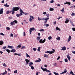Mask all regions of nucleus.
Returning <instances> with one entry per match:
<instances>
[{
    "label": "nucleus",
    "instance_id": "1",
    "mask_svg": "<svg viewBox=\"0 0 75 75\" xmlns=\"http://www.w3.org/2000/svg\"><path fill=\"white\" fill-rule=\"evenodd\" d=\"M19 8L18 7H13L12 8V11H11L12 14H14V11H18L19 10Z\"/></svg>",
    "mask_w": 75,
    "mask_h": 75
},
{
    "label": "nucleus",
    "instance_id": "2",
    "mask_svg": "<svg viewBox=\"0 0 75 75\" xmlns=\"http://www.w3.org/2000/svg\"><path fill=\"white\" fill-rule=\"evenodd\" d=\"M52 50L53 51H47L46 52H45V53H47V54H48V53H49V54H53V53H54L55 52V49H52Z\"/></svg>",
    "mask_w": 75,
    "mask_h": 75
},
{
    "label": "nucleus",
    "instance_id": "3",
    "mask_svg": "<svg viewBox=\"0 0 75 75\" xmlns=\"http://www.w3.org/2000/svg\"><path fill=\"white\" fill-rule=\"evenodd\" d=\"M36 31V29H35V28H30V29L29 31H30V34H31V33H32V31Z\"/></svg>",
    "mask_w": 75,
    "mask_h": 75
},
{
    "label": "nucleus",
    "instance_id": "4",
    "mask_svg": "<svg viewBox=\"0 0 75 75\" xmlns=\"http://www.w3.org/2000/svg\"><path fill=\"white\" fill-rule=\"evenodd\" d=\"M46 41V39H44L43 40L41 39L39 41V42L41 44H42V43H44V42H45Z\"/></svg>",
    "mask_w": 75,
    "mask_h": 75
},
{
    "label": "nucleus",
    "instance_id": "5",
    "mask_svg": "<svg viewBox=\"0 0 75 75\" xmlns=\"http://www.w3.org/2000/svg\"><path fill=\"white\" fill-rule=\"evenodd\" d=\"M41 68L43 71H45L46 72H51V71L48 70L46 68L44 69L42 67H41Z\"/></svg>",
    "mask_w": 75,
    "mask_h": 75
},
{
    "label": "nucleus",
    "instance_id": "6",
    "mask_svg": "<svg viewBox=\"0 0 75 75\" xmlns=\"http://www.w3.org/2000/svg\"><path fill=\"white\" fill-rule=\"evenodd\" d=\"M29 16L30 17L29 18V21H30V22H32L33 21V20L32 19H34V17L31 15H30Z\"/></svg>",
    "mask_w": 75,
    "mask_h": 75
},
{
    "label": "nucleus",
    "instance_id": "7",
    "mask_svg": "<svg viewBox=\"0 0 75 75\" xmlns=\"http://www.w3.org/2000/svg\"><path fill=\"white\" fill-rule=\"evenodd\" d=\"M67 58H68V60L71 62V60L70 59H71V57L69 56V54L68 53V54H67Z\"/></svg>",
    "mask_w": 75,
    "mask_h": 75
},
{
    "label": "nucleus",
    "instance_id": "8",
    "mask_svg": "<svg viewBox=\"0 0 75 75\" xmlns=\"http://www.w3.org/2000/svg\"><path fill=\"white\" fill-rule=\"evenodd\" d=\"M25 61L27 64H28V62H30V59H25Z\"/></svg>",
    "mask_w": 75,
    "mask_h": 75
},
{
    "label": "nucleus",
    "instance_id": "9",
    "mask_svg": "<svg viewBox=\"0 0 75 75\" xmlns=\"http://www.w3.org/2000/svg\"><path fill=\"white\" fill-rule=\"evenodd\" d=\"M67 69H64V71L63 72H62L60 74V75H61V74H65V73H67Z\"/></svg>",
    "mask_w": 75,
    "mask_h": 75
},
{
    "label": "nucleus",
    "instance_id": "10",
    "mask_svg": "<svg viewBox=\"0 0 75 75\" xmlns=\"http://www.w3.org/2000/svg\"><path fill=\"white\" fill-rule=\"evenodd\" d=\"M23 15V13H20V14H18L16 15V16L17 17H19L20 16H21Z\"/></svg>",
    "mask_w": 75,
    "mask_h": 75
},
{
    "label": "nucleus",
    "instance_id": "11",
    "mask_svg": "<svg viewBox=\"0 0 75 75\" xmlns=\"http://www.w3.org/2000/svg\"><path fill=\"white\" fill-rule=\"evenodd\" d=\"M3 13V8H2L0 9V14H2Z\"/></svg>",
    "mask_w": 75,
    "mask_h": 75
},
{
    "label": "nucleus",
    "instance_id": "12",
    "mask_svg": "<svg viewBox=\"0 0 75 75\" xmlns=\"http://www.w3.org/2000/svg\"><path fill=\"white\" fill-rule=\"evenodd\" d=\"M71 36L70 35L69 36V37L68 39L67 40L68 42H69L70 41H71Z\"/></svg>",
    "mask_w": 75,
    "mask_h": 75
},
{
    "label": "nucleus",
    "instance_id": "13",
    "mask_svg": "<svg viewBox=\"0 0 75 75\" xmlns=\"http://www.w3.org/2000/svg\"><path fill=\"white\" fill-rule=\"evenodd\" d=\"M62 51H65L66 50V47H65L64 46L63 47H62V49H61Z\"/></svg>",
    "mask_w": 75,
    "mask_h": 75
},
{
    "label": "nucleus",
    "instance_id": "14",
    "mask_svg": "<svg viewBox=\"0 0 75 75\" xmlns=\"http://www.w3.org/2000/svg\"><path fill=\"white\" fill-rule=\"evenodd\" d=\"M32 65H33V62H30L29 64V67L32 66Z\"/></svg>",
    "mask_w": 75,
    "mask_h": 75
},
{
    "label": "nucleus",
    "instance_id": "15",
    "mask_svg": "<svg viewBox=\"0 0 75 75\" xmlns=\"http://www.w3.org/2000/svg\"><path fill=\"white\" fill-rule=\"evenodd\" d=\"M38 60H37L36 61H35V62H40V61H41V59H40V58H38Z\"/></svg>",
    "mask_w": 75,
    "mask_h": 75
},
{
    "label": "nucleus",
    "instance_id": "16",
    "mask_svg": "<svg viewBox=\"0 0 75 75\" xmlns=\"http://www.w3.org/2000/svg\"><path fill=\"white\" fill-rule=\"evenodd\" d=\"M16 50L13 49L12 50H11V52H16Z\"/></svg>",
    "mask_w": 75,
    "mask_h": 75
},
{
    "label": "nucleus",
    "instance_id": "17",
    "mask_svg": "<svg viewBox=\"0 0 75 75\" xmlns=\"http://www.w3.org/2000/svg\"><path fill=\"white\" fill-rule=\"evenodd\" d=\"M56 30H58L59 31H61V29L58 27V26H57V27L56 28Z\"/></svg>",
    "mask_w": 75,
    "mask_h": 75
},
{
    "label": "nucleus",
    "instance_id": "18",
    "mask_svg": "<svg viewBox=\"0 0 75 75\" xmlns=\"http://www.w3.org/2000/svg\"><path fill=\"white\" fill-rule=\"evenodd\" d=\"M66 20H67L65 21V23H67L69 22V20L68 18H67Z\"/></svg>",
    "mask_w": 75,
    "mask_h": 75
},
{
    "label": "nucleus",
    "instance_id": "19",
    "mask_svg": "<svg viewBox=\"0 0 75 75\" xmlns=\"http://www.w3.org/2000/svg\"><path fill=\"white\" fill-rule=\"evenodd\" d=\"M8 48H10L11 49H13L14 48V47H13V46H11L10 45H8Z\"/></svg>",
    "mask_w": 75,
    "mask_h": 75
},
{
    "label": "nucleus",
    "instance_id": "20",
    "mask_svg": "<svg viewBox=\"0 0 75 75\" xmlns=\"http://www.w3.org/2000/svg\"><path fill=\"white\" fill-rule=\"evenodd\" d=\"M14 55H18V57H20V56H21V54H17V53H14Z\"/></svg>",
    "mask_w": 75,
    "mask_h": 75
},
{
    "label": "nucleus",
    "instance_id": "21",
    "mask_svg": "<svg viewBox=\"0 0 75 75\" xmlns=\"http://www.w3.org/2000/svg\"><path fill=\"white\" fill-rule=\"evenodd\" d=\"M4 42L2 41H0V45H2Z\"/></svg>",
    "mask_w": 75,
    "mask_h": 75
},
{
    "label": "nucleus",
    "instance_id": "22",
    "mask_svg": "<svg viewBox=\"0 0 75 75\" xmlns=\"http://www.w3.org/2000/svg\"><path fill=\"white\" fill-rule=\"evenodd\" d=\"M21 44H20L19 45L17 46V48L18 49V48H21Z\"/></svg>",
    "mask_w": 75,
    "mask_h": 75
},
{
    "label": "nucleus",
    "instance_id": "23",
    "mask_svg": "<svg viewBox=\"0 0 75 75\" xmlns=\"http://www.w3.org/2000/svg\"><path fill=\"white\" fill-rule=\"evenodd\" d=\"M9 5H7V3H6L5 5H4V6H5V7H8L9 6Z\"/></svg>",
    "mask_w": 75,
    "mask_h": 75
},
{
    "label": "nucleus",
    "instance_id": "24",
    "mask_svg": "<svg viewBox=\"0 0 75 75\" xmlns=\"http://www.w3.org/2000/svg\"><path fill=\"white\" fill-rule=\"evenodd\" d=\"M20 11L21 13H24V12H23V10L21 9H20Z\"/></svg>",
    "mask_w": 75,
    "mask_h": 75
},
{
    "label": "nucleus",
    "instance_id": "25",
    "mask_svg": "<svg viewBox=\"0 0 75 75\" xmlns=\"http://www.w3.org/2000/svg\"><path fill=\"white\" fill-rule=\"evenodd\" d=\"M41 38V37L40 36L39 37H37V41H39L40 40V39Z\"/></svg>",
    "mask_w": 75,
    "mask_h": 75
},
{
    "label": "nucleus",
    "instance_id": "26",
    "mask_svg": "<svg viewBox=\"0 0 75 75\" xmlns=\"http://www.w3.org/2000/svg\"><path fill=\"white\" fill-rule=\"evenodd\" d=\"M44 57H45V58H48V56L47 54H44Z\"/></svg>",
    "mask_w": 75,
    "mask_h": 75
},
{
    "label": "nucleus",
    "instance_id": "27",
    "mask_svg": "<svg viewBox=\"0 0 75 75\" xmlns=\"http://www.w3.org/2000/svg\"><path fill=\"white\" fill-rule=\"evenodd\" d=\"M13 22L14 24H15V23H16V24H17L18 23V22L16 20H15V21H13Z\"/></svg>",
    "mask_w": 75,
    "mask_h": 75
},
{
    "label": "nucleus",
    "instance_id": "28",
    "mask_svg": "<svg viewBox=\"0 0 75 75\" xmlns=\"http://www.w3.org/2000/svg\"><path fill=\"white\" fill-rule=\"evenodd\" d=\"M26 58H30V56L27 53H26Z\"/></svg>",
    "mask_w": 75,
    "mask_h": 75
},
{
    "label": "nucleus",
    "instance_id": "29",
    "mask_svg": "<svg viewBox=\"0 0 75 75\" xmlns=\"http://www.w3.org/2000/svg\"><path fill=\"white\" fill-rule=\"evenodd\" d=\"M54 8H50L49 10H50V11H54Z\"/></svg>",
    "mask_w": 75,
    "mask_h": 75
},
{
    "label": "nucleus",
    "instance_id": "30",
    "mask_svg": "<svg viewBox=\"0 0 75 75\" xmlns=\"http://www.w3.org/2000/svg\"><path fill=\"white\" fill-rule=\"evenodd\" d=\"M70 74H71L72 75H75V74H74V73H73V72L72 70L70 71Z\"/></svg>",
    "mask_w": 75,
    "mask_h": 75
},
{
    "label": "nucleus",
    "instance_id": "31",
    "mask_svg": "<svg viewBox=\"0 0 75 75\" xmlns=\"http://www.w3.org/2000/svg\"><path fill=\"white\" fill-rule=\"evenodd\" d=\"M6 74H7V71H5L2 74V75H6Z\"/></svg>",
    "mask_w": 75,
    "mask_h": 75
},
{
    "label": "nucleus",
    "instance_id": "32",
    "mask_svg": "<svg viewBox=\"0 0 75 75\" xmlns=\"http://www.w3.org/2000/svg\"><path fill=\"white\" fill-rule=\"evenodd\" d=\"M64 8H63L62 9V10H60L61 11H62V13H64L65 11H64Z\"/></svg>",
    "mask_w": 75,
    "mask_h": 75
},
{
    "label": "nucleus",
    "instance_id": "33",
    "mask_svg": "<svg viewBox=\"0 0 75 75\" xmlns=\"http://www.w3.org/2000/svg\"><path fill=\"white\" fill-rule=\"evenodd\" d=\"M6 51H7V52H8V53H10V50H9V49H6Z\"/></svg>",
    "mask_w": 75,
    "mask_h": 75
},
{
    "label": "nucleus",
    "instance_id": "34",
    "mask_svg": "<svg viewBox=\"0 0 75 75\" xmlns=\"http://www.w3.org/2000/svg\"><path fill=\"white\" fill-rule=\"evenodd\" d=\"M53 73L54 74V75H59V74L56 73L55 71H54L53 72Z\"/></svg>",
    "mask_w": 75,
    "mask_h": 75
},
{
    "label": "nucleus",
    "instance_id": "35",
    "mask_svg": "<svg viewBox=\"0 0 75 75\" xmlns=\"http://www.w3.org/2000/svg\"><path fill=\"white\" fill-rule=\"evenodd\" d=\"M48 38L49 40H50L51 39H52V38L51 36H49L48 37Z\"/></svg>",
    "mask_w": 75,
    "mask_h": 75
},
{
    "label": "nucleus",
    "instance_id": "36",
    "mask_svg": "<svg viewBox=\"0 0 75 75\" xmlns=\"http://www.w3.org/2000/svg\"><path fill=\"white\" fill-rule=\"evenodd\" d=\"M40 49H41V47H38V51L40 52Z\"/></svg>",
    "mask_w": 75,
    "mask_h": 75
},
{
    "label": "nucleus",
    "instance_id": "37",
    "mask_svg": "<svg viewBox=\"0 0 75 75\" xmlns=\"http://www.w3.org/2000/svg\"><path fill=\"white\" fill-rule=\"evenodd\" d=\"M61 39V38L59 37H58L57 38H56V40H60V39Z\"/></svg>",
    "mask_w": 75,
    "mask_h": 75
},
{
    "label": "nucleus",
    "instance_id": "38",
    "mask_svg": "<svg viewBox=\"0 0 75 75\" xmlns=\"http://www.w3.org/2000/svg\"><path fill=\"white\" fill-rule=\"evenodd\" d=\"M3 66H4V67H7V65H6V64L5 63H4L3 64Z\"/></svg>",
    "mask_w": 75,
    "mask_h": 75
},
{
    "label": "nucleus",
    "instance_id": "39",
    "mask_svg": "<svg viewBox=\"0 0 75 75\" xmlns=\"http://www.w3.org/2000/svg\"><path fill=\"white\" fill-rule=\"evenodd\" d=\"M67 4L69 5H71V2H67Z\"/></svg>",
    "mask_w": 75,
    "mask_h": 75
},
{
    "label": "nucleus",
    "instance_id": "40",
    "mask_svg": "<svg viewBox=\"0 0 75 75\" xmlns=\"http://www.w3.org/2000/svg\"><path fill=\"white\" fill-rule=\"evenodd\" d=\"M24 48H25V46H23L22 47H21V50H23Z\"/></svg>",
    "mask_w": 75,
    "mask_h": 75
},
{
    "label": "nucleus",
    "instance_id": "41",
    "mask_svg": "<svg viewBox=\"0 0 75 75\" xmlns=\"http://www.w3.org/2000/svg\"><path fill=\"white\" fill-rule=\"evenodd\" d=\"M33 51H36V50H37V49H36V48H33Z\"/></svg>",
    "mask_w": 75,
    "mask_h": 75
},
{
    "label": "nucleus",
    "instance_id": "42",
    "mask_svg": "<svg viewBox=\"0 0 75 75\" xmlns=\"http://www.w3.org/2000/svg\"><path fill=\"white\" fill-rule=\"evenodd\" d=\"M30 67H31V69H32V70H33V69H34V67L33 66H30Z\"/></svg>",
    "mask_w": 75,
    "mask_h": 75
},
{
    "label": "nucleus",
    "instance_id": "43",
    "mask_svg": "<svg viewBox=\"0 0 75 75\" xmlns=\"http://www.w3.org/2000/svg\"><path fill=\"white\" fill-rule=\"evenodd\" d=\"M44 25H45V26L46 27H49V24H45Z\"/></svg>",
    "mask_w": 75,
    "mask_h": 75
},
{
    "label": "nucleus",
    "instance_id": "44",
    "mask_svg": "<svg viewBox=\"0 0 75 75\" xmlns=\"http://www.w3.org/2000/svg\"><path fill=\"white\" fill-rule=\"evenodd\" d=\"M49 20V18H45V20L46 21H48Z\"/></svg>",
    "mask_w": 75,
    "mask_h": 75
},
{
    "label": "nucleus",
    "instance_id": "45",
    "mask_svg": "<svg viewBox=\"0 0 75 75\" xmlns=\"http://www.w3.org/2000/svg\"><path fill=\"white\" fill-rule=\"evenodd\" d=\"M14 22H11V25H14Z\"/></svg>",
    "mask_w": 75,
    "mask_h": 75
},
{
    "label": "nucleus",
    "instance_id": "46",
    "mask_svg": "<svg viewBox=\"0 0 75 75\" xmlns=\"http://www.w3.org/2000/svg\"><path fill=\"white\" fill-rule=\"evenodd\" d=\"M39 31H40V32H41V31L42 32L44 31V29H41Z\"/></svg>",
    "mask_w": 75,
    "mask_h": 75
},
{
    "label": "nucleus",
    "instance_id": "47",
    "mask_svg": "<svg viewBox=\"0 0 75 75\" xmlns=\"http://www.w3.org/2000/svg\"><path fill=\"white\" fill-rule=\"evenodd\" d=\"M6 30H10V28L8 27H6Z\"/></svg>",
    "mask_w": 75,
    "mask_h": 75
},
{
    "label": "nucleus",
    "instance_id": "48",
    "mask_svg": "<svg viewBox=\"0 0 75 75\" xmlns=\"http://www.w3.org/2000/svg\"><path fill=\"white\" fill-rule=\"evenodd\" d=\"M0 35H3V36H4L5 35L4 34H3V33H0Z\"/></svg>",
    "mask_w": 75,
    "mask_h": 75
},
{
    "label": "nucleus",
    "instance_id": "49",
    "mask_svg": "<svg viewBox=\"0 0 75 75\" xmlns=\"http://www.w3.org/2000/svg\"><path fill=\"white\" fill-rule=\"evenodd\" d=\"M14 73H15V74H16V73H17V70H16L15 71H14Z\"/></svg>",
    "mask_w": 75,
    "mask_h": 75
},
{
    "label": "nucleus",
    "instance_id": "50",
    "mask_svg": "<svg viewBox=\"0 0 75 75\" xmlns=\"http://www.w3.org/2000/svg\"><path fill=\"white\" fill-rule=\"evenodd\" d=\"M64 61L66 62H68V59H64Z\"/></svg>",
    "mask_w": 75,
    "mask_h": 75
},
{
    "label": "nucleus",
    "instance_id": "51",
    "mask_svg": "<svg viewBox=\"0 0 75 75\" xmlns=\"http://www.w3.org/2000/svg\"><path fill=\"white\" fill-rule=\"evenodd\" d=\"M38 21H40L41 20H42V18H39V17H38Z\"/></svg>",
    "mask_w": 75,
    "mask_h": 75
},
{
    "label": "nucleus",
    "instance_id": "52",
    "mask_svg": "<svg viewBox=\"0 0 75 75\" xmlns=\"http://www.w3.org/2000/svg\"><path fill=\"white\" fill-rule=\"evenodd\" d=\"M54 66H55H55H57V64L56 63H55L54 64Z\"/></svg>",
    "mask_w": 75,
    "mask_h": 75
},
{
    "label": "nucleus",
    "instance_id": "53",
    "mask_svg": "<svg viewBox=\"0 0 75 75\" xmlns=\"http://www.w3.org/2000/svg\"><path fill=\"white\" fill-rule=\"evenodd\" d=\"M10 13V11H6V14H8Z\"/></svg>",
    "mask_w": 75,
    "mask_h": 75
},
{
    "label": "nucleus",
    "instance_id": "54",
    "mask_svg": "<svg viewBox=\"0 0 75 75\" xmlns=\"http://www.w3.org/2000/svg\"><path fill=\"white\" fill-rule=\"evenodd\" d=\"M50 3H54V0H52L51 1H50Z\"/></svg>",
    "mask_w": 75,
    "mask_h": 75
},
{
    "label": "nucleus",
    "instance_id": "55",
    "mask_svg": "<svg viewBox=\"0 0 75 75\" xmlns=\"http://www.w3.org/2000/svg\"><path fill=\"white\" fill-rule=\"evenodd\" d=\"M23 35L24 36H25V32H23Z\"/></svg>",
    "mask_w": 75,
    "mask_h": 75
},
{
    "label": "nucleus",
    "instance_id": "56",
    "mask_svg": "<svg viewBox=\"0 0 75 75\" xmlns=\"http://www.w3.org/2000/svg\"><path fill=\"white\" fill-rule=\"evenodd\" d=\"M6 48H7V47L6 46H4V47H3L2 48V49H6Z\"/></svg>",
    "mask_w": 75,
    "mask_h": 75
},
{
    "label": "nucleus",
    "instance_id": "57",
    "mask_svg": "<svg viewBox=\"0 0 75 75\" xmlns=\"http://www.w3.org/2000/svg\"><path fill=\"white\" fill-rule=\"evenodd\" d=\"M46 16H47V18H48V17H49L50 16H49V14H48V13L46 14Z\"/></svg>",
    "mask_w": 75,
    "mask_h": 75
},
{
    "label": "nucleus",
    "instance_id": "58",
    "mask_svg": "<svg viewBox=\"0 0 75 75\" xmlns=\"http://www.w3.org/2000/svg\"><path fill=\"white\" fill-rule=\"evenodd\" d=\"M43 14H44V15H45V14H47V12H45L43 13Z\"/></svg>",
    "mask_w": 75,
    "mask_h": 75
},
{
    "label": "nucleus",
    "instance_id": "59",
    "mask_svg": "<svg viewBox=\"0 0 75 75\" xmlns=\"http://www.w3.org/2000/svg\"><path fill=\"white\" fill-rule=\"evenodd\" d=\"M72 29L73 31H75V28H72Z\"/></svg>",
    "mask_w": 75,
    "mask_h": 75
},
{
    "label": "nucleus",
    "instance_id": "60",
    "mask_svg": "<svg viewBox=\"0 0 75 75\" xmlns=\"http://www.w3.org/2000/svg\"><path fill=\"white\" fill-rule=\"evenodd\" d=\"M53 24H54V25H55V24H57V22L55 21V22H54Z\"/></svg>",
    "mask_w": 75,
    "mask_h": 75
},
{
    "label": "nucleus",
    "instance_id": "61",
    "mask_svg": "<svg viewBox=\"0 0 75 75\" xmlns=\"http://www.w3.org/2000/svg\"><path fill=\"white\" fill-rule=\"evenodd\" d=\"M23 14H24L25 15H28V13H24Z\"/></svg>",
    "mask_w": 75,
    "mask_h": 75
},
{
    "label": "nucleus",
    "instance_id": "62",
    "mask_svg": "<svg viewBox=\"0 0 75 75\" xmlns=\"http://www.w3.org/2000/svg\"><path fill=\"white\" fill-rule=\"evenodd\" d=\"M57 4V6H58V7H60V4Z\"/></svg>",
    "mask_w": 75,
    "mask_h": 75
},
{
    "label": "nucleus",
    "instance_id": "63",
    "mask_svg": "<svg viewBox=\"0 0 75 75\" xmlns=\"http://www.w3.org/2000/svg\"><path fill=\"white\" fill-rule=\"evenodd\" d=\"M71 16H75V13H72L71 14Z\"/></svg>",
    "mask_w": 75,
    "mask_h": 75
},
{
    "label": "nucleus",
    "instance_id": "64",
    "mask_svg": "<svg viewBox=\"0 0 75 75\" xmlns=\"http://www.w3.org/2000/svg\"><path fill=\"white\" fill-rule=\"evenodd\" d=\"M11 37H13V34L12 33L11 34Z\"/></svg>",
    "mask_w": 75,
    "mask_h": 75
}]
</instances>
